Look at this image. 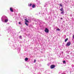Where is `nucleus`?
I'll use <instances>...</instances> for the list:
<instances>
[{
    "label": "nucleus",
    "mask_w": 74,
    "mask_h": 74,
    "mask_svg": "<svg viewBox=\"0 0 74 74\" xmlns=\"http://www.w3.org/2000/svg\"><path fill=\"white\" fill-rule=\"evenodd\" d=\"M3 20L6 23L8 21V18L5 16H3L1 18L2 21L3 22H4Z\"/></svg>",
    "instance_id": "f257e3e1"
},
{
    "label": "nucleus",
    "mask_w": 74,
    "mask_h": 74,
    "mask_svg": "<svg viewBox=\"0 0 74 74\" xmlns=\"http://www.w3.org/2000/svg\"><path fill=\"white\" fill-rule=\"evenodd\" d=\"M45 32H46V33H48V32H49V30L48 28H46L45 30Z\"/></svg>",
    "instance_id": "f03ea898"
},
{
    "label": "nucleus",
    "mask_w": 74,
    "mask_h": 74,
    "mask_svg": "<svg viewBox=\"0 0 74 74\" xmlns=\"http://www.w3.org/2000/svg\"><path fill=\"white\" fill-rule=\"evenodd\" d=\"M55 67V65H52L50 66L51 69H53Z\"/></svg>",
    "instance_id": "7ed1b4c3"
},
{
    "label": "nucleus",
    "mask_w": 74,
    "mask_h": 74,
    "mask_svg": "<svg viewBox=\"0 0 74 74\" xmlns=\"http://www.w3.org/2000/svg\"><path fill=\"white\" fill-rule=\"evenodd\" d=\"M70 45H71V43L70 42H68L66 44L67 46H70Z\"/></svg>",
    "instance_id": "20e7f679"
},
{
    "label": "nucleus",
    "mask_w": 74,
    "mask_h": 74,
    "mask_svg": "<svg viewBox=\"0 0 74 74\" xmlns=\"http://www.w3.org/2000/svg\"><path fill=\"white\" fill-rule=\"evenodd\" d=\"M10 10L11 12H13L14 11V10H13V9H12V8H10Z\"/></svg>",
    "instance_id": "39448f33"
},
{
    "label": "nucleus",
    "mask_w": 74,
    "mask_h": 74,
    "mask_svg": "<svg viewBox=\"0 0 74 74\" xmlns=\"http://www.w3.org/2000/svg\"><path fill=\"white\" fill-rule=\"evenodd\" d=\"M61 14H63V15H64V11H62V12H61Z\"/></svg>",
    "instance_id": "423d86ee"
},
{
    "label": "nucleus",
    "mask_w": 74,
    "mask_h": 74,
    "mask_svg": "<svg viewBox=\"0 0 74 74\" xmlns=\"http://www.w3.org/2000/svg\"><path fill=\"white\" fill-rule=\"evenodd\" d=\"M60 53V55H63V52L61 51Z\"/></svg>",
    "instance_id": "0eeeda50"
},
{
    "label": "nucleus",
    "mask_w": 74,
    "mask_h": 74,
    "mask_svg": "<svg viewBox=\"0 0 74 74\" xmlns=\"http://www.w3.org/2000/svg\"><path fill=\"white\" fill-rule=\"evenodd\" d=\"M25 22H26V23L27 22V23H29V21H28L27 20V19H25Z\"/></svg>",
    "instance_id": "6e6552de"
},
{
    "label": "nucleus",
    "mask_w": 74,
    "mask_h": 74,
    "mask_svg": "<svg viewBox=\"0 0 74 74\" xmlns=\"http://www.w3.org/2000/svg\"><path fill=\"white\" fill-rule=\"evenodd\" d=\"M63 10V8H62L61 9H60V11H64Z\"/></svg>",
    "instance_id": "1a4fd4ad"
},
{
    "label": "nucleus",
    "mask_w": 74,
    "mask_h": 74,
    "mask_svg": "<svg viewBox=\"0 0 74 74\" xmlns=\"http://www.w3.org/2000/svg\"><path fill=\"white\" fill-rule=\"evenodd\" d=\"M35 6H36L35 5H33L32 7V8H34L35 7Z\"/></svg>",
    "instance_id": "9d476101"
},
{
    "label": "nucleus",
    "mask_w": 74,
    "mask_h": 74,
    "mask_svg": "<svg viewBox=\"0 0 74 74\" xmlns=\"http://www.w3.org/2000/svg\"><path fill=\"white\" fill-rule=\"evenodd\" d=\"M68 40V38H66L65 40V42H66V41H67Z\"/></svg>",
    "instance_id": "9b49d317"
},
{
    "label": "nucleus",
    "mask_w": 74,
    "mask_h": 74,
    "mask_svg": "<svg viewBox=\"0 0 74 74\" xmlns=\"http://www.w3.org/2000/svg\"><path fill=\"white\" fill-rule=\"evenodd\" d=\"M27 60H28V58H26L25 59V61H27Z\"/></svg>",
    "instance_id": "f8f14e48"
},
{
    "label": "nucleus",
    "mask_w": 74,
    "mask_h": 74,
    "mask_svg": "<svg viewBox=\"0 0 74 74\" xmlns=\"http://www.w3.org/2000/svg\"><path fill=\"white\" fill-rule=\"evenodd\" d=\"M25 24L27 26H28V24L26 23V22H25Z\"/></svg>",
    "instance_id": "ddd939ff"
},
{
    "label": "nucleus",
    "mask_w": 74,
    "mask_h": 74,
    "mask_svg": "<svg viewBox=\"0 0 74 74\" xmlns=\"http://www.w3.org/2000/svg\"><path fill=\"white\" fill-rule=\"evenodd\" d=\"M63 63L64 64H66V61H63Z\"/></svg>",
    "instance_id": "4468645a"
},
{
    "label": "nucleus",
    "mask_w": 74,
    "mask_h": 74,
    "mask_svg": "<svg viewBox=\"0 0 74 74\" xmlns=\"http://www.w3.org/2000/svg\"><path fill=\"white\" fill-rule=\"evenodd\" d=\"M60 7H63V6L62 5V4H60Z\"/></svg>",
    "instance_id": "2eb2a0df"
},
{
    "label": "nucleus",
    "mask_w": 74,
    "mask_h": 74,
    "mask_svg": "<svg viewBox=\"0 0 74 74\" xmlns=\"http://www.w3.org/2000/svg\"><path fill=\"white\" fill-rule=\"evenodd\" d=\"M57 30L58 31H60V29H57Z\"/></svg>",
    "instance_id": "dca6fc26"
},
{
    "label": "nucleus",
    "mask_w": 74,
    "mask_h": 74,
    "mask_svg": "<svg viewBox=\"0 0 74 74\" xmlns=\"http://www.w3.org/2000/svg\"><path fill=\"white\" fill-rule=\"evenodd\" d=\"M18 24H19V25H21V22H19L18 23Z\"/></svg>",
    "instance_id": "f3484780"
},
{
    "label": "nucleus",
    "mask_w": 74,
    "mask_h": 74,
    "mask_svg": "<svg viewBox=\"0 0 74 74\" xmlns=\"http://www.w3.org/2000/svg\"><path fill=\"white\" fill-rule=\"evenodd\" d=\"M66 53H69V51H66Z\"/></svg>",
    "instance_id": "a211bd4d"
},
{
    "label": "nucleus",
    "mask_w": 74,
    "mask_h": 74,
    "mask_svg": "<svg viewBox=\"0 0 74 74\" xmlns=\"http://www.w3.org/2000/svg\"><path fill=\"white\" fill-rule=\"evenodd\" d=\"M32 4L31 3H30L29 4V6H32Z\"/></svg>",
    "instance_id": "6ab92c4d"
},
{
    "label": "nucleus",
    "mask_w": 74,
    "mask_h": 74,
    "mask_svg": "<svg viewBox=\"0 0 74 74\" xmlns=\"http://www.w3.org/2000/svg\"><path fill=\"white\" fill-rule=\"evenodd\" d=\"M36 62V60H34V63H35Z\"/></svg>",
    "instance_id": "aec40b11"
},
{
    "label": "nucleus",
    "mask_w": 74,
    "mask_h": 74,
    "mask_svg": "<svg viewBox=\"0 0 74 74\" xmlns=\"http://www.w3.org/2000/svg\"><path fill=\"white\" fill-rule=\"evenodd\" d=\"M73 39H74V35H73Z\"/></svg>",
    "instance_id": "412c9836"
},
{
    "label": "nucleus",
    "mask_w": 74,
    "mask_h": 74,
    "mask_svg": "<svg viewBox=\"0 0 74 74\" xmlns=\"http://www.w3.org/2000/svg\"><path fill=\"white\" fill-rule=\"evenodd\" d=\"M20 38H21L22 37V36H19Z\"/></svg>",
    "instance_id": "4be33fe9"
},
{
    "label": "nucleus",
    "mask_w": 74,
    "mask_h": 74,
    "mask_svg": "<svg viewBox=\"0 0 74 74\" xmlns=\"http://www.w3.org/2000/svg\"><path fill=\"white\" fill-rule=\"evenodd\" d=\"M60 19H61V20H62V19H63V18H60Z\"/></svg>",
    "instance_id": "5701e85b"
},
{
    "label": "nucleus",
    "mask_w": 74,
    "mask_h": 74,
    "mask_svg": "<svg viewBox=\"0 0 74 74\" xmlns=\"http://www.w3.org/2000/svg\"><path fill=\"white\" fill-rule=\"evenodd\" d=\"M45 7V6H44Z\"/></svg>",
    "instance_id": "b1692460"
},
{
    "label": "nucleus",
    "mask_w": 74,
    "mask_h": 74,
    "mask_svg": "<svg viewBox=\"0 0 74 74\" xmlns=\"http://www.w3.org/2000/svg\"><path fill=\"white\" fill-rule=\"evenodd\" d=\"M73 67H74V66H73Z\"/></svg>",
    "instance_id": "393cba45"
},
{
    "label": "nucleus",
    "mask_w": 74,
    "mask_h": 74,
    "mask_svg": "<svg viewBox=\"0 0 74 74\" xmlns=\"http://www.w3.org/2000/svg\"><path fill=\"white\" fill-rule=\"evenodd\" d=\"M72 66H73V65H72Z\"/></svg>",
    "instance_id": "a878e982"
}]
</instances>
